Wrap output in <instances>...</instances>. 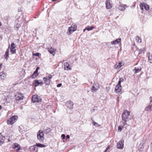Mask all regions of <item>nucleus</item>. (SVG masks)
Returning a JSON list of instances; mask_svg holds the SVG:
<instances>
[{
    "label": "nucleus",
    "instance_id": "39",
    "mask_svg": "<svg viewBox=\"0 0 152 152\" xmlns=\"http://www.w3.org/2000/svg\"><path fill=\"white\" fill-rule=\"evenodd\" d=\"M61 137L63 139H64L65 138V135L64 134H62L61 135Z\"/></svg>",
    "mask_w": 152,
    "mask_h": 152
},
{
    "label": "nucleus",
    "instance_id": "6",
    "mask_svg": "<svg viewBox=\"0 0 152 152\" xmlns=\"http://www.w3.org/2000/svg\"><path fill=\"white\" fill-rule=\"evenodd\" d=\"M15 99L16 100H22L23 98V94L19 93H17L15 95Z\"/></svg>",
    "mask_w": 152,
    "mask_h": 152
},
{
    "label": "nucleus",
    "instance_id": "42",
    "mask_svg": "<svg viewBox=\"0 0 152 152\" xmlns=\"http://www.w3.org/2000/svg\"><path fill=\"white\" fill-rule=\"evenodd\" d=\"M62 85V84L61 83H59L58 84L57 86L58 87H61Z\"/></svg>",
    "mask_w": 152,
    "mask_h": 152
},
{
    "label": "nucleus",
    "instance_id": "32",
    "mask_svg": "<svg viewBox=\"0 0 152 152\" xmlns=\"http://www.w3.org/2000/svg\"><path fill=\"white\" fill-rule=\"evenodd\" d=\"M34 84H35V86L36 87L38 86L39 85V81L38 80H36L35 81Z\"/></svg>",
    "mask_w": 152,
    "mask_h": 152
},
{
    "label": "nucleus",
    "instance_id": "2",
    "mask_svg": "<svg viewBox=\"0 0 152 152\" xmlns=\"http://www.w3.org/2000/svg\"><path fill=\"white\" fill-rule=\"evenodd\" d=\"M18 117L16 115L12 116L8 119L7 123L8 124L12 125L17 120Z\"/></svg>",
    "mask_w": 152,
    "mask_h": 152
},
{
    "label": "nucleus",
    "instance_id": "46",
    "mask_svg": "<svg viewBox=\"0 0 152 152\" xmlns=\"http://www.w3.org/2000/svg\"><path fill=\"white\" fill-rule=\"evenodd\" d=\"M70 137L69 136V135H67L66 136V138L67 139H69Z\"/></svg>",
    "mask_w": 152,
    "mask_h": 152
},
{
    "label": "nucleus",
    "instance_id": "8",
    "mask_svg": "<svg viewBox=\"0 0 152 152\" xmlns=\"http://www.w3.org/2000/svg\"><path fill=\"white\" fill-rule=\"evenodd\" d=\"M11 48L10 49V51L11 52L12 54H14L16 52V50H15V45L14 43L12 42L11 43Z\"/></svg>",
    "mask_w": 152,
    "mask_h": 152
},
{
    "label": "nucleus",
    "instance_id": "38",
    "mask_svg": "<svg viewBox=\"0 0 152 152\" xmlns=\"http://www.w3.org/2000/svg\"><path fill=\"white\" fill-rule=\"evenodd\" d=\"M47 132L49 133L51 131V129L50 128H48L46 129Z\"/></svg>",
    "mask_w": 152,
    "mask_h": 152
},
{
    "label": "nucleus",
    "instance_id": "5",
    "mask_svg": "<svg viewBox=\"0 0 152 152\" xmlns=\"http://www.w3.org/2000/svg\"><path fill=\"white\" fill-rule=\"evenodd\" d=\"M140 8L141 10H143L144 8L147 11H148L149 9V6L145 3H141L140 5Z\"/></svg>",
    "mask_w": 152,
    "mask_h": 152
},
{
    "label": "nucleus",
    "instance_id": "12",
    "mask_svg": "<svg viewBox=\"0 0 152 152\" xmlns=\"http://www.w3.org/2000/svg\"><path fill=\"white\" fill-rule=\"evenodd\" d=\"M122 90V86H121L116 85L115 88V91L117 93H119Z\"/></svg>",
    "mask_w": 152,
    "mask_h": 152
},
{
    "label": "nucleus",
    "instance_id": "17",
    "mask_svg": "<svg viewBox=\"0 0 152 152\" xmlns=\"http://www.w3.org/2000/svg\"><path fill=\"white\" fill-rule=\"evenodd\" d=\"M99 88L98 86L96 85H94L92 86V87L91 89V91L92 92L95 91Z\"/></svg>",
    "mask_w": 152,
    "mask_h": 152
},
{
    "label": "nucleus",
    "instance_id": "27",
    "mask_svg": "<svg viewBox=\"0 0 152 152\" xmlns=\"http://www.w3.org/2000/svg\"><path fill=\"white\" fill-rule=\"evenodd\" d=\"M148 58L150 63L152 64V54H151L150 53H149Z\"/></svg>",
    "mask_w": 152,
    "mask_h": 152
},
{
    "label": "nucleus",
    "instance_id": "29",
    "mask_svg": "<svg viewBox=\"0 0 152 152\" xmlns=\"http://www.w3.org/2000/svg\"><path fill=\"white\" fill-rule=\"evenodd\" d=\"M38 75V74H37L35 72H34L32 74V75L31 76V78H34Z\"/></svg>",
    "mask_w": 152,
    "mask_h": 152
},
{
    "label": "nucleus",
    "instance_id": "43",
    "mask_svg": "<svg viewBox=\"0 0 152 152\" xmlns=\"http://www.w3.org/2000/svg\"><path fill=\"white\" fill-rule=\"evenodd\" d=\"M150 104H151V103L152 102V96H151L150 97Z\"/></svg>",
    "mask_w": 152,
    "mask_h": 152
},
{
    "label": "nucleus",
    "instance_id": "41",
    "mask_svg": "<svg viewBox=\"0 0 152 152\" xmlns=\"http://www.w3.org/2000/svg\"><path fill=\"white\" fill-rule=\"evenodd\" d=\"M119 80L121 82L123 81L124 79L122 78H120L119 79Z\"/></svg>",
    "mask_w": 152,
    "mask_h": 152
},
{
    "label": "nucleus",
    "instance_id": "34",
    "mask_svg": "<svg viewBox=\"0 0 152 152\" xmlns=\"http://www.w3.org/2000/svg\"><path fill=\"white\" fill-rule=\"evenodd\" d=\"M46 77L48 79L50 80V79L52 77V75H49L48 76H47Z\"/></svg>",
    "mask_w": 152,
    "mask_h": 152
},
{
    "label": "nucleus",
    "instance_id": "11",
    "mask_svg": "<svg viewBox=\"0 0 152 152\" xmlns=\"http://www.w3.org/2000/svg\"><path fill=\"white\" fill-rule=\"evenodd\" d=\"M64 69L68 70L71 69L69 64L67 62H64Z\"/></svg>",
    "mask_w": 152,
    "mask_h": 152
},
{
    "label": "nucleus",
    "instance_id": "56",
    "mask_svg": "<svg viewBox=\"0 0 152 152\" xmlns=\"http://www.w3.org/2000/svg\"><path fill=\"white\" fill-rule=\"evenodd\" d=\"M53 1H56V0H52Z\"/></svg>",
    "mask_w": 152,
    "mask_h": 152
},
{
    "label": "nucleus",
    "instance_id": "19",
    "mask_svg": "<svg viewBox=\"0 0 152 152\" xmlns=\"http://www.w3.org/2000/svg\"><path fill=\"white\" fill-rule=\"evenodd\" d=\"M6 75L4 73H0V78L2 80H4L6 77Z\"/></svg>",
    "mask_w": 152,
    "mask_h": 152
},
{
    "label": "nucleus",
    "instance_id": "4",
    "mask_svg": "<svg viewBox=\"0 0 152 152\" xmlns=\"http://www.w3.org/2000/svg\"><path fill=\"white\" fill-rule=\"evenodd\" d=\"M32 100L33 102H37L41 101V99L40 98V97L37 95H33Z\"/></svg>",
    "mask_w": 152,
    "mask_h": 152
},
{
    "label": "nucleus",
    "instance_id": "53",
    "mask_svg": "<svg viewBox=\"0 0 152 152\" xmlns=\"http://www.w3.org/2000/svg\"><path fill=\"white\" fill-rule=\"evenodd\" d=\"M139 151H141V150L140 149V148L139 149Z\"/></svg>",
    "mask_w": 152,
    "mask_h": 152
},
{
    "label": "nucleus",
    "instance_id": "51",
    "mask_svg": "<svg viewBox=\"0 0 152 152\" xmlns=\"http://www.w3.org/2000/svg\"><path fill=\"white\" fill-rule=\"evenodd\" d=\"M1 25H2L1 23L0 22V26H1Z\"/></svg>",
    "mask_w": 152,
    "mask_h": 152
},
{
    "label": "nucleus",
    "instance_id": "37",
    "mask_svg": "<svg viewBox=\"0 0 152 152\" xmlns=\"http://www.w3.org/2000/svg\"><path fill=\"white\" fill-rule=\"evenodd\" d=\"M34 55L35 56H39V53H34Z\"/></svg>",
    "mask_w": 152,
    "mask_h": 152
},
{
    "label": "nucleus",
    "instance_id": "47",
    "mask_svg": "<svg viewBox=\"0 0 152 152\" xmlns=\"http://www.w3.org/2000/svg\"><path fill=\"white\" fill-rule=\"evenodd\" d=\"M37 72H38V71L37 70V69H36V70H35V71L34 72H35L37 74H38L37 73Z\"/></svg>",
    "mask_w": 152,
    "mask_h": 152
},
{
    "label": "nucleus",
    "instance_id": "24",
    "mask_svg": "<svg viewBox=\"0 0 152 152\" xmlns=\"http://www.w3.org/2000/svg\"><path fill=\"white\" fill-rule=\"evenodd\" d=\"M48 51L51 54H53V55H54L55 54V52H54V49L51 48L50 49H49L48 50Z\"/></svg>",
    "mask_w": 152,
    "mask_h": 152
},
{
    "label": "nucleus",
    "instance_id": "20",
    "mask_svg": "<svg viewBox=\"0 0 152 152\" xmlns=\"http://www.w3.org/2000/svg\"><path fill=\"white\" fill-rule=\"evenodd\" d=\"M76 29L74 27H69L68 29V31L70 33H71L76 30Z\"/></svg>",
    "mask_w": 152,
    "mask_h": 152
},
{
    "label": "nucleus",
    "instance_id": "15",
    "mask_svg": "<svg viewBox=\"0 0 152 152\" xmlns=\"http://www.w3.org/2000/svg\"><path fill=\"white\" fill-rule=\"evenodd\" d=\"M43 80L44 81V83L46 85H49L50 84V80L48 79L46 77H44L43 78Z\"/></svg>",
    "mask_w": 152,
    "mask_h": 152
},
{
    "label": "nucleus",
    "instance_id": "31",
    "mask_svg": "<svg viewBox=\"0 0 152 152\" xmlns=\"http://www.w3.org/2000/svg\"><path fill=\"white\" fill-rule=\"evenodd\" d=\"M116 66V65H115V68L116 69H118L120 68L121 66H122V63H118V65L117 66Z\"/></svg>",
    "mask_w": 152,
    "mask_h": 152
},
{
    "label": "nucleus",
    "instance_id": "55",
    "mask_svg": "<svg viewBox=\"0 0 152 152\" xmlns=\"http://www.w3.org/2000/svg\"><path fill=\"white\" fill-rule=\"evenodd\" d=\"M107 149H106L105 150V152H106L107 151Z\"/></svg>",
    "mask_w": 152,
    "mask_h": 152
},
{
    "label": "nucleus",
    "instance_id": "23",
    "mask_svg": "<svg viewBox=\"0 0 152 152\" xmlns=\"http://www.w3.org/2000/svg\"><path fill=\"white\" fill-rule=\"evenodd\" d=\"M152 109V104H150L149 106L147 107L145 109V110L147 111H151Z\"/></svg>",
    "mask_w": 152,
    "mask_h": 152
},
{
    "label": "nucleus",
    "instance_id": "9",
    "mask_svg": "<svg viewBox=\"0 0 152 152\" xmlns=\"http://www.w3.org/2000/svg\"><path fill=\"white\" fill-rule=\"evenodd\" d=\"M14 149L16 151H18L21 149L20 145L17 143H15L13 145Z\"/></svg>",
    "mask_w": 152,
    "mask_h": 152
},
{
    "label": "nucleus",
    "instance_id": "44",
    "mask_svg": "<svg viewBox=\"0 0 152 152\" xmlns=\"http://www.w3.org/2000/svg\"><path fill=\"white\" fill-rule=\"evenodd\" d=\"M121 82L119 80L118 83V84L117 85V86H121Z\"/></svg>",
    "mask_w": 152,
    "mask_h": 152
},
{
    "label": "nucleus",
    "instance_id": "33",
    "mask_svg": "<svg viewBox=\"0 0 152 152\" xmlns=\"http://www.w3.org/2000/svg\"><path fill=\"white\" fill-rule=\"evenodd\" d=\"M93 121V125L96 126H99V124L95 122H94V120H92Z\"/></svg>",
    "mask_w": 152,
    "mask_h": 152
},
{
    "label": "nucleus",
    "instance_id": "25",
    "mask_svg": "<svg viewBox=\"0 0 152 152\" xmlns=\"http://www.w3.org/2000/svg\"><path fill=\"white\" fill-rule=\"evenodd\" d=\"M135 41L138 43H140L141 42L142 40L138 36H137L135 38Z\"/></svg>",
    "mask_w": 152,
    "mask_h": 152
},
{
    "label": "nucleus",
    "instance_id": "28",
    "mask_svg": "<svg viewBox=\"0 0 152 152\" xmlns=\"http://www.w3.org/2000/svg\"><path fill=\"white\" fill-rule=\"evenodd\" d=\"M36 145L37 147H39L40 148L45 147V146L43 144L40 143H37Z\"/></svg>",
    "mask_w": 152,
    "mask_h": 152
},
{
    "label": "nucleus",
    "instance_id": "14",
    "mask_svg": "<svg viewBox=\"0 0 152 152\" xmlns=\"http://www.w3.org/2000/svg\"><path fill=\"white\" fill-rule=\"evenodd\" d=\"M106 7L107 9H110L112 7V4L110 3V1L108 0L106 1Z\"/></svg>",
    "mask_w": 152,
    "mask_h": 152
},
{
    "label": "nucleus",
    "instance_id": "1",
    "mask_svg": "<svg viewBox=\"0 0 152 152\" xmlns=\"http://www.w3.org/2000/svg\"><path fill=\"white\" fill-rule=\"evenodd\" d=\"M130 112L127 110L124 111L122 114V120L125 122H127L130 120L132 117L130 115Z\"/></svg>",
    "mask_w": 152,
    "mask_h": 152
},
{
    "label": "nucleus",
    "instance_id": "7",
    "mask_svg": "<svg viewBox=\"0 0 152 152\" xmlns=\"http://www.w3.org/2000/svg\"><path fill=\"white\" fill-rule=\"evenodd\" d=\"M124 141L121 140L119 141L117 145V148L118 149H122L124 147Z\"/></svg>",
    "mask_w": 152,
    "mask_h": 152
},
{
    "label": "nucleus",
    "instance_id": "3",
    "mask_svg": "<svg viewBox=\"0 0 152 152\" xmlns=\"http://www.w3.org/2000/svg\"><path fill=\"white\" fill-rule=\"evenodd\" d=\"M44 133L42 131H39L37 134V138L40 142H42L44 140Z\"/></svg>",
    "mask_w": 152,
    "mask_h": 152
},
{
    "label": "nucleus",
    "instance_id": "40",
    "mask_svg": "<svg viewBox=\"0 0 152 152\" xmlns=\"http://www.w3.org/2000/svg\"><path fill=\"white\" fill-rule=\"evenodd\" d=\"M43 82L42 81H40V82L39 81V85L40 86H42L43 85Z\"/></svg>",
    "mask_w": 152,
    "mask_h": 152
},
{
    "label": "nucleus",
    "instance_id": "54",
    "mask_svg": "<svg viewBox=\"0 0 152 152\" xmlns=\"http://www.w3.org/2000/svg\"><path fill=\"white\" fill-rule=\"evenodd\" d=\"M38 68H38V67H37L36 68V69H37V71H38Z\"/></svg>",
    "mask_w": 152,
    "mask_h": 152
},
{
    "label": "nucleus",
    "instance_id": "22",
    "mask_svg": "<svg viewBox=\"0 0 152 152\" xmlns=\"http://www.w3.org/2000/svg\"><path fill=\"white\" fill-rule=\"evenodd\" d=\"M9 49L8 48L6 51L5 53L4 54V57L7 60L8 58V57L9 56Z\"/></svg>",
    "mask_w": 152,
    "mask_h": 152
},
{
    "label": "nucleus",
    "instance_id": "30",
    "mask_svg": "<svg viewBox=\"0 0 152 152\" xmlns=\"http://www.w3.org/2000/svg\"><path fill=\"white\" fill-rule=\"evenodd\" d=\"M94 28L93 26H91L90 27H87L86 28V29L88 31L92 30Z\"/></svg>",
    "mask_w": 152,
    "mask_h": 152
},
{
    "label": "nucleus",
    "instance_id": "49",
    "mask_svg": "<svg viewBox=\"0 0 152 152\" xmlns=\"http://www.w3.org/2000/svg\"><path fill=\"white\" fill-rule=\"evenodd\" d=\"M86 30V28H85V29H84L83 30V31L84 32H85V30Z\"/></svg>",
    "mask_w": 152,
    "mask_h": 152
},
{
    "label": "nucleus",
    "instance_id": "21",
    "mask_svg": "<svg viewBox=\"0 0 152 152\" xmlns=\"http://www.w3.org/2000/svg\"><path fill=\"white\" fill-rule=\"evenodd\" d=\"M30 149L31 151H35L36 152H37V148L36 145L31 146L30 148Z\"/></svg>",
    "mask_w": 152,
    "mask_h": 152
},
{
    "label": "nucleus",
    "instance_id": "36",
    "mask_svg": "<svg viewBox=\"0 0 152 152\" xmlns=\"http://www.w3.org/2000/svg\"><path fill=\"white\" fill-rule=\"evenodd\" d=\"M122 130V126H118V131L120 132Z\"/></svg>",
    "mask_w": 152,
    "mask_h": 152
},
{
    "label": "nucleus",
    "instance_id": "50",
    "mask_svg": "<svg viewBox=\"0 0 152 152\" xmlns=\"http://www.w3.org/2000/svg\"><path fill=\"white\" fill-rule=\"evenodd\" d=\"M18 11L19 12H20V11H21V9H18Z\"/></svg>",
    "mask_w": 152,
    "mask_h": 152
},
{
    "label": "nucleus",
    "instance_id": "13",
    "mask_svg": "<svg viewBox=\"0 0 152 152\" xmlns=\"http://www.w3.org/2000/svg\"><path fill=\"white\" fill-rule=\"evenodd\" d=\"M127 7V5L126 4H121L119 6L118 8L119 10L122 11L125 10V8Z\"/></svg>",
    "mask_w": 152,
    "mask_h": 152
},
{
    "label": "nucleus",
    "instance_id": "26",
    "mask_svg": "<svg viewBox=\"0 0 152 152\" xmlns=\"http://www.w3.org/2000/svg\"><path fill=\"white\" fill-rule=\"evenodd\" d=\"M141 68L140 67L139 68H137L135 67L134 69V71L135 72V73H137L140 72L141 70Z\"/></svg>",
    "mask_w": 152,
    "mask_h": 152
},
{
    "label": "nucleus",
    "instance_id": "10",
    "mask_svg": "<svg viewBox=\"0 0 152 152\" xmlns=\"http://www.w3.org/2000/svg\"><path fill=\"white\" fill-rule=\"evenodd\" d=\"M73 104V103L71 101L67 102L66 103V106L69 109L72 108Z\"/></svg>",
    "mask_w": 152,
    "mask_h": 152
},
{
    "label": "nucleus",
    "instance_id": "18",
    "mask_svg": "<svg viewBox=\"0 0 152 152\" xmlns=\"http://www.w3.org/2000/svg\"><path fill=\"white\" fill-rule=\"evenodd\" d=\"M5 139V137L0 134V145L3 144Z\"/></svg>",
    "mask_w": 152,
    "mask_h": 152
},
{
    "label": "nucleus",
    "instance_id": "45",
    "mask_svg": "<svg viewBox=\"0 0 152 152\" xmlns=\"http://www.w3.org/2000/svg\"><path fill=\"white\" fill-rule=\"evenodd\" d=\"M149 12L150 14H152V8L150 9V11Z\"/></svg>",
    "mask_w": 152,
    "mask_h": 152
},
{
    "label": "nucleus",
    "instance_id": "52",
    "mask_svg": "<svg viewBox=\"0 0 152 152\" xmlns=\"http://www.w3.org/2000/svg\"><path fill=\"white\" fill-rule=\"evenodd\" d=\"M1 106L0 105V110H1Z\"/></svg>",
    "mask_w": 152,
    "mask_h": 152
},
{
    "label": "nucleus",
    "instance_id": "57",
    "mask_svg": "<svg viewBox=\"0 0 152 152\" xmlns=\"http://www.w3.org/2000/svg\"><path fill=\"white\" fill-rule=\"evenodd\" d=\"M109 146H108V147H107V148H108L107 149H108V148H109Z\"/></svg>",
    "mask_w": 152,
    "mask_h": 152
},
{
    "label": "nucleus",
    "instance_id": "48",
    "mask_svg": "<svg viewBox=\"0 0 152 152\" xmlns=\"http://www.w3.org/2000/svg\"><path fill=\"white\" fill-rule=\"evenodd\" d=\"M126 122H124V125H125L126 124Z\"/></svg>",
    "mask_w": 152,
    "mask_h": 152
},
{
    "label": "nucleus",
    "instance_id": "16",
    "mask_svg": "<svg viewBox=\"0 0 152 152\" xmlns=\"http://www.w3.org/2000/svg\"><path fill=\"white\" fill-rule=\"evenodd\" d=\"M121 41V38H118L116 39L115 40L111 42L112 44L115 45L118 44Z\"/></svg>",
    "mask_w": 152,
    "mask_h": 152
},
{
    "label": "nucleus",
    "instance_id": "35",
    "mask_svg": "<svg viewBox=\"0 0 152 152\" xmlns=\"http://www.w3.org/2000/svg\"><path fill=\"white\" fill-rule=\"evenodd\" d=\"M97 107H94L93 109H91V113H93L94 112V110H96V108Z\"/></svg>",
    "mask_w": 152,
    "mask_h": 152
}]
</instances>
